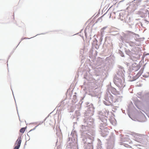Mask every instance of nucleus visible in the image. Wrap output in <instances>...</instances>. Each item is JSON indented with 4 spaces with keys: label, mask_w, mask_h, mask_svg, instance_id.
<instances>
[{
    "label": "nucleus",
    "mask_w": 149,
    "mask_h": 149,
    "mask_svg": "<svg viewBox=\"0 0 149 149\" xmlns=\"http://www.w3.org/2000/svg\"><path fill=\"white\" fill-rule=\"evenodd\" d=\"M142 136H140L139 137H136V141L139 142H141V141H142V139L141 138Z\"/></svg>",
    "instance_id": "20e7f679"
},
{
    "label": "nucleus",
    "mask_w": 149,
    "mask_h": 149,
    "mask_svg": "<svg viewBox=\"0 0 149 149\" xmlns=\"http://www.w3.org/2000/svg\"><path fill=\"white\" fill-rule=\"evenodd\" d=\"M116 84L117 86L120 88H123L124 86V85L121 79L118 80V81H116Z\"/></svg>",
    "instance_id": "f03ea898"
},
{
    "label": "nucleus",
    "mask_w": 149,
    "mask_h": 149,
    "mask_svg": "<svg viewBox=\"0 0 149 149\" xmlns=\"http://www.w3.org/2000/svg\"><path fill=\"white\" fill-rule=\"evenodd\" d=\"M124 146L127 148H129L130 147V146L129 145L126 144H125L124 145Z\"/></svg>",
    "instance_id": "423d86ee"
},
{
    "label": "nucleus",
    "mask_w": 149,
    "mask_h": 149,
    "mask_svg": "<svg viewBox=\"0 0 149 149\" xmlns=\"http://www.w3.org/2000/svg\"><path fill=\"white\" fill-rule=\"evenodd\" d=\"M128 32L129 33H133V34H135V33H134L131 32V31H128Z\"/></svg>",
    "instance_id": "0eeeda50"
},
{
    "label": "nucleus",
    "mask_w": 149,
    "mask_h": 149,
    "mask_svg": "<svg viewBox=\"0 0 149 149\" xmlns=\"http://www.w3.org/2000/svg\"><path fill=\"white\" fill-rule=\"evenodd\" d=\"M87 149H93L92 143H88L87 146Z\"/></svg>",
    "instance_id": "7ed1b4c3"
},
{
    "label": "nucleus",
    "mask_w": 149,
    "mask_h": 149,
    "mask_svg": "<svg viewBox=\"0 0 149 149\" xmlns=\"http://www.w3.org/2000/svg\"><path fill=\"white\" fill-rule=\"evenodd\" d=\"M21 142V137H19L16 142L15 144L16 146L14 149H19L20 146Z\"/></svg>",
    "instance_id": "f257e3e1"
},
{
    "label": "nucleus",
    "mask_w": 149,
    "mask_h": 149,
    "mask_svg": "<svg viewBox=\"0 0 149 149\" xmlns=\"http://www.w3.org/2000/svg\"><path fill=\"white\" fill-rule=\"evenodd\" d=\"M25 130V128H22L20 130V132L21 133H23Z\"/></svg>",
    "instance_id": "39448f33"
}]
</instances>
